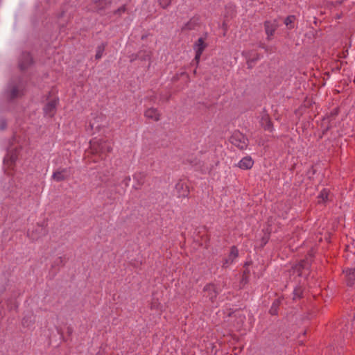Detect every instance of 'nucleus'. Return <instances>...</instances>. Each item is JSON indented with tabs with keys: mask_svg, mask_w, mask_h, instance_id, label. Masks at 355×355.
Returning a JSON list of instances; mask_svg holds the SVG:
<instances>
[{
	"mask_svg": "<svg viewBox=\"0 0 355 355\" xmlns=\"http://www.w3.org/2000/svg\"><path fill=\"white\" fill-rule=\"evenodd\" d=\"M90 148L92 153L98 154L100 156L106 155L112 150L110 144L107 141L103 139L91 141Z\"/></svg>",
	"mask_w": 355,
	"mask_h": 355,
	"instance_id": "1",
	"label": "nucleus"
},
{
	"mask_svg": "<svg viewBox=\"0 0 355 355\" xmlns=\"http://www.w3.org/2000/svg\"><path fill=\"white\" fill-rule=\"evenodd\" d=\"M230 142L240 150H245L248 146V139L240 131H234L230 138Z\"/></svg>",
	"mask_w": 355,
	"mask_h": 355,
	"instance_id": "2",
	"label": "nucleus"
},
{
	"mask_svg": "<svg viewBox=\"0 0 355 355\" xmlns=\"http://www.w3.org/2000/svg\"><path fill=\"white\" fill-rule=\"evenodd\" d=\"M219 291L217 286L214 284H207L202 289L203 298L207 299L211 303L216 302Z\"/></svg>",
	"mask_w": 355,
	"mask_h": 355,
	"instance_id": "3",
	"label": "nucleus"
},
{
	"mask_svg": "<svg viewBox=\"0 0 355 355\" xmlns=\"http://www.w3.org/2000/svg\"><path fill=\"white\" fill-rule=\"evenodd\" d=\"M71 175V168H59L53 173L52 179L55 182L67 180Z\"/></svg>",
	"mask_w": 355,
	"mask_h": 355,
	"instance_id": "4",
	"label": "nucleus"
},
{
	"mask_svg": "<svg viewBox=\"0 0 355 355\" xmlns=\"http://www.w3.org/2000/svg\"><path fill=\"white\" fill-rule=\"evenodd\" d=\"M59 99L53 98L50 100L44 107L43 110L44 113L46 116L49 117H53L55 113L57 110V106L58 105Z\"/></svg>",
	"mask_w": 355,
	"mask_h": 355,
	"instance_id": "5",
	"label": "nucleus"
},
{
	"mask_svg": "<svg viewBox=\"0 0 355 355\" xmlns=\"http://www.w3.org/2000/svg\"><path fill=\"white\" fill-rule=\"evenodd\" d=\"M259 123L263 128L265 130H268L270 132H272L273 130V125L271 121L270 117L267 112L263 110L260 115V121Z\"/></svg>",
	"mask_w": 355,
	"mask_h": 355,
	"instance_id": "6",
	"label": "nucleus"
},
{
	"mask_svg": "<svg viewBox=\"0 0 355 355\" xmlns=\"http://www.w3.org/2000/svg\"><path fill=\"white\" fill-rule=\"evenodd\" d=\"M206 46H207V44L205 43V40L202 37H200L197 40V42L195 43L194 46H193V49L196 51L194 61L196 62L197 64H198L200 59V56H201L202 52L204 51V50L205 49Z\"/></svg>",
	"mask_w": 355,
	"mask_h": 355,
	"instance_id": "7",
	"label": "nucleus"
},
{
	"mask_svg": "<svg viewBox=\"0 0 355 355\" xmlns=\"http://www.w3.org/2000/svg\"><path fill=\"white\" fill-rule=\"evenodd\" d=\"M309 266L310 263L307 260H302L300 262L292 267L291 270H290V273L292 275L297 274L298 276H302L303 270H308Z\"/></svg>",
	"mask_w": 355,
	"mask_h": 355,
	"instance_id": "8",
	"label": "nucleus"
},
{
	"mask_svg": "<svg viewBox=\"0 0 355 355\" xmlns=\"http://www.w3.org/2000/svg\"><path fill=\"white\" fill-rule=\"evenodd\" d=\"M175 191L177 192V196L178 198H188L190 193V190L189 186L182 182L179 181L175 184Z\"/></svg>",
	"mask_w": 355,
	"mask_h": 355,
	"instance_id": "9",
	"label": "nucleus"
},
{
	"mask_svg": "<svg viewBox=\"0 0 355 355\" xmlns=\"http://www.w3.org/2000/svg\"><path fill=\"white\" fill-rule=\"evenodd\" d=\"M33 64V58L29 53L24 52L20 57L19 67L21 70L28 69Z\"/></svg>",
	"mask_w": 355,
	"mask_h": 355,
	"instance_id": "10",
	"label": "nucleus"
},
{
	"mask_svg": "<svg viewBox=\"0 0 355 355\" xmlns=\"http://www.w3.org/2000/svg\"><path fill=\"white\" fill-rule=\"evenodd\" d=\"M253 165L254 161L252 157L250 156H245L239 162L236 166L242 170H249L252 168Z\"/></svg>",
	"mask_w": 355,
	"mask_h": 355,
	"instance_id": "11",
	"label": "nucleus"
},
{
	"mask_svg": "<svg viewBox=\"0 0 355 355\" xmlns=\"http://www.w3.org/2000/svg\"><path fill=\"white\" fill-rule=\"evenodd\" d=\"M146 175L144 172H137L133 175V179L136 181V184L133 186V188L139 190L141 189V187L144 184Z\"/></svg>",
	"mask_w": 355,
	"mask_h": 355,
	"instance_id": "12",
	"label": "nucleus"
},
{
	"mask_svg": "<svg viewBox=\"0 0 355 355\" xmlns=\"http://www.w3.org/2000/svg\"><path fill=\"white\" fill-rule=\"evenodd\" d=\"M144 116L147 119H151L154 121H158L160 120L161 114L157 109L150 107L144 112Z\"/></svg>",
	"mask_w": 355,
	"mask_h": 355,
	"instance_id": "13",
	"label": "nucleus"
},
{
	"mask_svg": "<svg viewBox=\"0 0 355 355\" xmlns=\"http://www.w3.org/2000/svg\"><path fill=\"white\" fill-rule=\"evenodd\" d=\"M345 274V281L348 286H352L355 282V268H347L343 270Z\"/></svg>",
	"mask_w": 355,
	"mask_h": 355,
	"instance_id": "14",
	"label": "nucleus"
},
{
	"mask_svg": "<svg viewBox=\"0 0 355 355\" xmlns=\"http://www.w3.org/2000/svg\"><path fill=\"white\" fill-rule=\"evenodd\" d=\"M24 94L23 90L20 89L17 85H12L7 92L8 98L12 101Z\"/></svg>",
	"mask_w": 355,
	"mask_h": 355,
	"instance_id": "15",
	"label": "nucleus"
},
{
	"mask_svg": "<svg viewBox=\"0 0 355 355\" xmlns=\"http://www.w3.org/2000/svg\"><path fill=\"white\" fill-rule=\"evenodd\" d=\"M264 28L266 33L268 36L267 39L270 40V37L272 36L277 28V25L275 22H271L270 21H266L264 23Z\"/></svg>",
	"mask_w": 355,
	"mask_h": 355,
	"instance_id": "16",
	"label": "nucleus"
},
{
	"mask_svg": "<svg viewBox=\"0 0 355 355\" xmlns=\"http://www.w3.org/2000/svg\"><path fill=\"white\" fill-rule=\"evenodd\" d=\"M152 54V51L146 49H143L137 52V57H139V60L141 61H148L149 63L148 67H150L151 64Z\"/></svg>",
	"mask_w": 355,
	"mask_h": 355,
	"instance_id": "17",
	"label": "nucleus"
},
{
	"mask_svg": "<svg viewBox=\"0 0 355 355\" xmlns=\"http://www.w3.org/2000/svg\"><path fill=\"white\" fill-rule=\"evenodd\" d=\"M95 4V7L98 12L105 10L106 8L110 6L112 1L110 0H92Z\"/></svg>",
	"mask_w": 355,
	"mask_h": 355,
	"instance_id": "18",
	"label": "nucleus"
},
{
	"mask_svg": "<svg viewBox=\"0 0 355 355\" xmlns=\"http://www.w3.org/2000/svg\"><path fill=\"white\" fill-rule=\"evenodd\" d=\"M199 26V18L192 17L187 23H186L182 28V31H191L195 30Z\"/></svg>",
	"mask_w": 355,
	"mask_h": 355,
	"instance_id": "19",
	"label": "nucleus"
},
{
	"mask_svg": "<svg viewBox=\"0 0 355 355\" xmlns=\"http://www.w3.org/2000/svg\"><path fill=\"white\" fill-rule=\"evenodd\" d=\"M338 328L340 331V335L343 338H348L351 335V331H349L351 329V325L349 324L340 325Z\"/></svg>",
	"mask_w": 355,
	"mask_h": 355,
	"instance_id": "20",
	"label": "nucleus"
},
{
	"mask_svg": "<svg viewBox=\"0 0 355 355\" xmlns=\"http://www.w3.org/2000/svg\"><path fill=\"white\" fill-rule=\"evenodd\" d=\"M329 190L327 189H323L320 194L318 195V202L319 203H322V202H324L326 200H327L328 199V196H329Z\"/></svg>",
	"mask_w": 355,
	"mask_h": 355,
	"instance_id": "21",
	"label": "nucleus"
},
{
	"mask_svg": "<svg viewBox=\"0 0 355 355\" xmlns=\"http://www.w3.org/2000/svg\"><path fill=\"white\" fill-rule=\"evenodd\" d=\"M105 44L102 43L96 47V53L95 55V58L96 60H99L102 58L103 52L105 49Z\"/></svg>",
	"mask_w": 355,
	"mask_h": 355,
	"instance_id": "22",
	"label": "nucleus"
},
{
	"mask_svg": "<svg viewBox=\"0 0 355 355\" xmlns=\"http://www.w3.org/2000/svg\"><path fill=\"white\" fill-rule=\"evenodd\" d=\"M279 303H280V302H279V300H278V299L275 300L273 302V303L270 309V311H269V312L271 315H275L277 314V309L279 306Z\"/></svg>",
	"mask_w": 355,
	"mask_h": 355,
	"instance_id": "23",
	"label": "nucleus"
},
{
	"mask_svg": "<svg viewBox=\"0 0 355 355\" xmlns=\"http://www.w3.org/2000/svg\"><path fill=\"white\" fill-rule=\"evenodd\" d=\"M295 19V17L294 15H289L285 19L284 24L289 29H291L293 28V24Z\"/></svg>",
	"mask_w": 355,
	"mask_h": 355,
	"instance_id": "24",
	"label": "nucleus"
},
{
	"mask_svg": "<svg viewBox=\"0 0 355 355\" xmlns=\"http://www.w3.org/2000/svg\"><path fill=\"white\" fill-rule=\"evenodd\" d=\"M303 294L302 288L299 286L296 287L293 291V300H296L297 299H300Z\"/></svg>",
	"mask_w": 355,
	"mask_h": 355,
	"instance_id": "25",
	"label": "nucleus"
},
{
	"mask_svg": "<svg viewBox=\"0 0 355 355\" xmlns=\"http://www.w3.org/2000/svg\"><path fill=\"white\" fill-rule=\"evenodd\" d=\"M246 56L249 59H251L254 63L261 58L260 55L258 53L253 51H252L251 53H248V55Z\"/></svg>",
	"mask_w": 355,
	"mask_h": 355,
	"instance_id": "26",
	"label": "nucleus"
},
{
	"mask_svg": "<svg viewBox=\"0 0 355 355\" xmlns=\"http://www.w3.org/2000/svg\"><path fill=\"white\" fill-rule=\"evenodd\" d=\"M64 265V259L62 257H59L57 259H55L52 263L51 267L55 268V267H60Z\"/></svg>",
	"mask_w": 355,
	"mask_h": 355,
	"instance_id": "27",
	"label": "nucleus"
},
{
	"mask_svg": "<svg viewBox=\"0 0 355 355\" xmlns=\"http://www.w3.org/2000/svg\"><path fill=\"white\" fill-rule=\"evenodd\" d=\"M239 255V250L236 246H232L230 253L229 254L230 259L234 261Z\"/></svg>",
	"mask_w": 355,
	"mask_h": 355,
	"instance_id": "28",
	"label": "nucleus"
},
{
	"mask_svg": "<svg viewBox=\"0 0 355 355\" xmlns=\"http://www.w3.org/2000/svg\"><path fill=\"white\" fill-rule=\"evenodd\" d=\"M173 0H159V5L164 9L168 7Z\"/></svg>",
	"mask_w": 355,
	"mask_h": 355,
	"instance_id": "29",
	"label": "nucleus"
},
{
	"mask_svg": "<svg viewBox=\"0 0 355 355\" xmlns=\"http://www.w3.org/2000/svg\"><path fill=\"white\" fill-rule=\"evenodd\" d=\"M126 10V7L125 5L121 6L118 9L114 11V15H121V13L125 12Z\"/></svg>",
	"mask_w": 355,
	"mask_h": 355,
	"instance_id": "30",
	"label": "nucleus"
},
{
	"mask_svg": "<svg viewBox=\"0 0 355 355\" xmlns=\"http://www.w3.org/2000/svg\"><path fill=\"white\" fill-rule=\"evenodd\" d=\"M232 259H230V257L225 259L223 262V267L227 268L229 265L232 264L233 263Z\"/></svg>",
	"mask_w": 355,
	"mask_h": 355,
	"instance_id": "31",
	"label": "nucleus"
},
{
	"mask_svg": "<svg viewBox=\"0 0 355 355\" xmlns=\"http://www.w3.org/2000/svg\"><path fill=\"white\" fill-rule=\"evenodd\" d=\"M246 58H247L248 68L252 69L254 65V62L251 59H249L247 56H246Z\"/></svg>",
	"mask_w": 355,
	"mask_h": 355,
	"instance_id": "32",
	"label": "nucleus"
},
{
	"mask_svg": "<svg viewBox=\"0 0 355 355\" xmlns=\"http://www.w3.org/2000/svg\"><path fill=\"white\" fill-rule=\"evenodd\" d=\"M130 61L131 62L135 61L136 60H139V57H137V53H133L130 56Z\"/></svg>",
	"mask_w": 355,
	"mask_h": 355,
	"instance_id": "33",
	"label": "nucleus"
},
{
	"mask_svg": "<svg viewBox=\"0 0 355 355\" xmlns=\"http://www.w3.org/2000/svg\"><path fill=\"white\" fill-rule=\"evenodd\" d=\"M89 126L91 127V129L93 130L94 129V124L92 123H89Z\"/></svg>",
	"mask_w": 355,
	"mask_h": 355,
	"instance_id": "34",
	"label": "nucleus"
},
{
	"mask_svg": "<svg viewBox=\"0 0 355 355\" xmlns=\"http://www.w3.org/2000/svg\"><path fill=\"white\" fill-rule=\"evenodd\" d=\"M260 47L262 49H265L266 46H265V44H261Z\"/></svg>",
	"mask_w": 355,
	"mask_h": 355,
	"instance_id": "35",
	"label": "nucleus"
},
{
	"mask_svg": "<svg viewBox=\"0 0 355 355\" xmlns=\"http://www.w3.org/2000/svg\"><path fill=\"white\" fill-rule=\"evenodd\" d=\"M264 49L266 50V51H268V47H266Z\"/></svg>",
	"mask_w": 355,
	"mask_h": 355,
	"instance_id": "36",
	"label": "nucleus"
},
{
	"mask_svg": "<svg viewBox=\"0 0 355 355\" xmlns=\"http://www.w3.org/2000/svg\"><path fill=\"white\" fill-rule=\"evenodd\" d=\"M193 73H194V74H196V69H195V70L193 71Z\"/></svg>",
	"mask_w": 355,
	"mask_h": 355,
	"instance_id": "37",
	"label": "nucleus"
}]
</instances>
